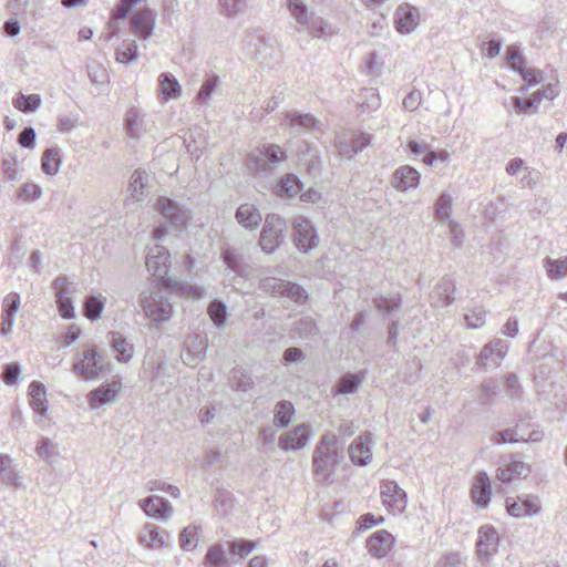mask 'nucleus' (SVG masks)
Here are the masks:
<instances>
[{
	"instance_id": "37",
	"label": "nucleus",
	"mask_w": 567,
	"mask_h": 567,
	"mask_svg": "<svg viewBox=\"0 0 567 567\" xmlns=\"http://www.w3.org/2000/svg\"><path fill=\"white\" fill-rule=\"evenodd\" d=\"M229 384L235 391L247 392L252 389L254 380L244 369L234 368L229 374Z\"/></svg>"
},
{
	"instance_id": "14",
	"label": "nucleus",
	"mask_w": 567,
	"mask_h": 567,
	"mask_svg": "<svg viewBox=\"0 0 567 567\" xmlns=\"http://www.w3.org/2000/svg\"><path fill=\"white\" fill-rule=\"evenodd\" d=\"M393 19L400 33H411L419 24V10L414 6L402 3L396 8Z\"/></svg>"
},
{
	"instance_id": "7",
	"label": "nucleus",
	"mask_w": 567,
	"mask_h": 567,
	"mask_svg": "<svg viewBox=\"0 0 567 567\" xmlns=\"http://www.w3.org/2000/svg\"><path fill=\"white\" fill-rule=\"evenodd\" d=\"M293 237L297 248L303 252H308L319 244L311 221L305 217H297L293 220Z\"/></svg>"
},
{
	"instance_id": "18",
	"label": "nucleus",
	"mask_w": 567,
	"mask_h": 567,
	"mask_svg": "<svg viewBox=\"0 0 567 567\" xmlns=\"http://www.w3.org/2000/svg\"><path fill=\"white\" fill-rule=\"evenodd\" d=\"M121 390V383L113 381L110 384H102L87 394L91 409H99L104 404L113 403Z\"/></svg>"
},
{
	"instance_id": "3",
	"label": "nucleus",
	"mask_w": 567,
	"mask_h": 567,
	"mask_svg": "<svg viewBox=\"0 0 567 567\" xmlns=\"http://www.w3.org/2000/svg\"><path fill=\"white\" fill-rule=\"evenodd\" d=\"M138 306L154 326L168 321L173 316V305L161 290H143Z\"/></svg>"
},
{
	"instance_id": "21",
	"label": "nucleus",
	"mask_w": 567,
	"mask_h": 567,
	"mask_svg": "<svg viewBox=\"0 0 567 567\" xmlns=\"http://www.w3.org/2000/svg\"><path fill=\"white\" fill-rule=\"evenodd\" d=\"M455 282L450 277H443L431 293V305L435 308L446 307L453 303Z\"/></svg>"
},
{
	"instance_id": "13",
	"label": "nucleus",
	"mask_w": 567,
	"mask_h": 567,
	"mask_svg": "<svg viewBox=\"0 0 567 567\" xmlns=\"http://www.w3.org/2000/svg\"><path fill=\"white\" fill-rule=\"evenodd\" d=\"M147 270L156 278L163 279L171 267L169 252L163 246H154L146 257Z\"/></svg>"
},
{
	"instance_id": "41",
	"label": "nucleus",
	"mask_w": 567,
	"mask_h": 567,
	"mask_svg": "<svg viewBox=\"0 0 567 567\" xmlns=\"http://www.w3.org/2000/svg\"><path fill=\"white\" fill-rule=\"evenodd\" d=\"M275 414H274V423L277 426L286 427L290 424L292 420V415L295 413V408L289 401H279L275 405Z\"/></svg>"
},
{
	"instance_id": "24",
	"label": "nucleus",
	"mask_w": 567,
	"mask_h": 567,
	"mask_svg": "<svg viewBox=\"0 0 567 567\" xmlns=\"http://www.w3.org/2000/svg\"><path fill=\"white\" fill-rule=\"evenodd\" d=\"M140 506L146 515L161 519L168 518L173 512V507L166 498L155 495L142 499Z\"/></svg>"
},
{
	"instance_id": "47",
	"label": "nucleus",
	"mask_w": 567,
	"mask_h": 567,
	"mask_svg": "<svg viewBox=\"0 0 567 567\" xmlns=\"http://www.w3.org/2000/svg\"><path fill=\"white\" fill-rule=\"evenodd\" d=\"M227 545L231 555L245 558L257 547V542L239 538L228 542Z\"/></svg>"
},
{
	"instance_id": "11",
	"label": "nucleus",
	"mask_w": 567,
	"mask_h": 567,
	"mask_svg": "<svg viewBox=\"0 0 567 567\" xmlns=\"http://www.w3.org/2000/svg\"><path fill=\"white\" fill-rule=\"evenodd\" d=\"M138 542L146 548L161 549L171 546V535L157 525L147 523L140 532Z\"/></svg>"
},
{
	"instance_id": "55",
	"label": "nucleus",
	"mask_w": 567,
	"mask_h": 567,
	"mask_svg": "<svg viewBox=\"0 0 567 567\" xmlns=\"http://www.w3.org/2000/svg\"><path fill=\"white\" fill-rule=\"evenodd\" d=\"M56 305L62 318L73 319L75 317L73 301L68 296L66 291H56Z\"/></svg>"
},
{
	"instance_id": "19",
	"label": "nucleus",
	"mask_w": 567,
	"mask_h": 567,
	"mask_svg": "<svg viewBox=\"0 0 567 567\" xmlns=\"http://www.w3.org/2000/svg\"><path fill=\"white\" fill-rule=\"evenodd\" d=\"M0 481L16 488L23 485V476L18 470V464L9 454H0Z\"/></svg>"
},
{
	"instance_id": "49",
	"label": "nucleus",
	"mask_w": 567,
	"mask_h": 567,
	"mask_svg": "<svg viewBox=\"0 0 567 567\" xmlns=\"http://www.w3.org/2000/svg\"><path fill=\"white\" fill-rule=\"evenodd\" d=\"M452 196L447 193H442L435 204V217L440 223H445L449 220L451 215L452 207Z\"/></svg>"
},
{
	"instance_id": "62",
	"label": "nucleus",
	"mask_w": 567,
	"mask_h": 567,
	"mask_svg": "<svg viewBox=\"0 0 567 567\" xmlns=\"http://www.w3.org/2000/svg\"><path fill=\"white\" fill-rule=\"evenodd\" d=\"M543 97H550L549 95L545 94L544 92H536L533 97L529 100V101H524L522 97L519 96H515L513 99V107L515 109L516 112L518 113H523V112H526L528 109H530L532 106L535 105L536 102H539Z\"/></svg>"
},
{
	"instance_id": "10",
	"label": "nucleus",
	"mask_w": 567,
	"mask_h": 567,
	"mask_svg": "<svg viewBox=\"0 0 567 567\" xmlns=\"http://www.w3.org/2000/svg\"><path fill=\"white\" fill-rule=\"evenodd\" d=\"M155 209L173 226H186L188 214L175 200L168 197H158Z\"/></svg>"
},
{
	"instance_id": "40",
	"label": "nucleus",
	"mask_w": 567,
	"mask_h": 567,
	"mask_svg": "<svg viewBox=\"0 0 567 567\" xmlns=\"http://www.w3.org/2000/svg\"><path fill=\"white\" fill-rule=\"evenodd\" d=\"M543 266L551 280H559L567 276V257L560 259L546 257Z\"/></svg>"
},
{
	"instance_id": "31",
	"label": "nucleus",
	"mask_w": 567,
	"mask_h": 567,
	"mask_svg": "<svg viewBox=\"0 0 567 567\" xmlns=\"http://www.w3.org/2000/svg\"><path fill=\"white\" fill-rule=\"evenodd\" d=\"M161 95L164 101L178 99L182 94V86L177 79L169 72H163L158 76Z\"/></svg>"
},
{
	"instance_id": "30",
	"label": "nucleus",
	"mask_w": 567,
	"mask_h": 567,
	"mask_svg": "<svg viewBox=\"0 0 567 567\" xmlns=\"http://www.w3.org/2000/svg\"><path fill=\"white\" fill-rule=\"evenodd\" d=\"M29 389L31 408L35 413L44 415L48 411V402L43 383L40 381H32Z\"/></svg>"
},
{
	"instance_id": "17",
	"label": "nucleus",
	"mask_w": 567,
	"mask_h": 567,
	"mask_svg": "<svg viewBox=\"0 0 567 567\" xmlns=\"http://www.w3.org/2000/svg\"><path fill=\"white\" fill-rule=\"evenodd\" d=\"M498 534L495 528L491 526H482L478 529V539L476 543L477 556L481 559H487L489 556L497 551Z\"/></svg>"
},
{
	"instance_id": "29",
	"label": "nucleus",
	"mask_w": 567,
	"mask_h": 567,
	"mask_svg": "<svg viewBox=\"0 0 567 567\" xmlns=\"http://www.w3.org/2000/svg\"><path fill=\"white\" fill-rule=\"evenodd\" d=\"M530 465L522 461H513L505 468H498L497 478L503 483H509L515 477H526L530 474Z\"/></svg>"
},
{
	"instance_id": "16",
	"label": "nucleus",
	"mask_w": 567,
	"mask_h": 567,
	"mask_svg": "<svg viewBox=\"0 0 567 567\" xmlns=\"http://www.w3.org/2000/svg\"><path fill=\"white\" fill-rule=\"evenodd\" d=\"M492 485L485 472H478L471 487V498L475 505L486 508L491 502Z\"/></svg>"
},
{
	"instance_id": "57",
	"label": "nucleus",
	"mask_w": 567,
	"mask_h": 567,
	"mask_svg": "<svg viewBox=\"0 0 567 567\" xmlns=\"http://www.w3.org/2000/svg\"><path fill=\"white\" fill-rule=\"evenodd\" d=\"M285 280L275 277H264L260 279L259 288L274 297H281Z\"/></svg>"
},
{
	"instance_id": "23",
	"label": "nucleus",
	"mask_w": 567,
	"mask_h": 567,
	"mask_svg": "<svg viewBox=\"0 0 567 567\" xmlns=\"http://www.w3.org/2000/svg\"><path fill=\"white\" fill-rule=\"evenodd\" d=\"M421 175L412 166L404 165L394 171L392 176L393 186L400 192H406L417 187Z\"/></svg>"
},
{
	"instance_id": "60",
	"label": "nucleus",
	"mask_w": 567,
	"mask_h": 567,
	"mask_svg": "<svg viewBox=\"0 0 567 567\" xmlns=\"http://www.w3.org/2000/svg\"><path fill=\"white\" fill-rule=\"evenodd\" d=\"M41 194V187L34 183H25L18 190V197L23 202H34Z\"/></svg>"
},
{
	"instance_id": "5",
	"label": "nucleus",
	"mask_w": 567,
	"mask_h": 567,
	"mask_svg": "<svg viewBox=\"0 0 567 567\" xmlns=\"http://www.w3.org/2000/svg\"><path fill=\"white\" fill-rule=\"evenodd\" d=\"M382 504L389 513L396 515L405 511L408 498L406 493L395 481L385 480L380 485Z\"/></svg>"
},
{
	"instance_id": "59",
	"label": "nucleus",
	"mask_w": 567,
	"mask_h": 567,
	"mask_svg": "<svg viewBox=\"0 0 567 567\" xmlns=\"http://www.w3.org/2000/svg\"><path fill=\"white\" fill-rule=\"evenodd\" d=\"M35 452L41 458L49 460L58 455V446L49 437L41 436L38 442Z\"/></svg>"
},
{
	"instance_id": "50",
	"label": "nucleus",
	"mask_w": 567,
	"mask_h": 567,
	"mask_svg": "<svg viewBox=\"0 0 567 567\" xmlns=\"http://www.w3.org/2000/svg\"><path fill=\"white\" fill-rule=\"evenodd\" d=\"M293 332L300 338H309L318 332V327L311 317H302L295 321Z\"/></svg>"
},
{
	"instance_id": "9",
	"label": "nucleus",
	"mask_w": 567,
	"mask_h": 567,
	"mask_svg": "<svg viewBox=\"0 0 567 567\" xmlns=\"http://www.w3.org/2000/svg\"><path fill=\"white\" fill-rule=\"evenodd\" d=\"M507 349L506 341L494 339L482 348L476 363L484 369L497 368L506 355Z\"/></svg>"
},
{
	"instance_id": "36",
	"label": "nucleus",
	"mask_w": 567,
	"mask_h": 567,
	"mask_svg": "<svg viewBox=\"0 0 567 567\" xmlns=\"http://www.w3.org/2000/svg\"><path fill=\"white\" fill-rule=\"evenodd\" d=\"M147 178V174L143 171H135L133 173L130 181L128 190L131 192V197L135 202H141L146 197Z\"/></svg>"
},
{
	"instance_id": "53",
	"label": "nucleus",
	"mask_w": 567,
	"mask_h": 567,
	"mask_svg": "<svg viewBox=\"0 0 567 567\" xmlns=\"http://www.w3.org/2000/svg\"><path fill=\"white\" fill-rule=\"evenodd\" d=\"M208 313L217 327L224 326L228 316L226 305L218 299H215L209 303Z\"/></svg>"
},
{
	"instance_id": "45",
	"label": "nucleus",
	"mask_w": 567,
	"mask_h": 567,
	"mask_svg": "<svg viewBox=\"0 0 567 567\" xmlns=\"http://www.w3.org/2000/svg\"><path fill=\"white\" fill-rule=\"evenodd\" d=\"M218 10L221 16L234 18L243 12L247 8L246 0H218Z\"/></svg>"
},
{
	"instance_id": "58",
	"label": "nucleus",
	"mask_w": 567,
	"mask_h": 567,
	"mask_svg": "<svg viewBox=\"0 0 567 567\" xmlns=\"http://www.w3.org/2000/svg\"><path fill=\"white\" fill-rule=\"evenodd\" d=\"M375 308L382 312H391L398 310L401 307L400 296L384 297L379 296L373 299Z\"/></svg>"
},
{
	"instance_id": "32",
	"label": "nucleus",
	"mask_w": 567,
	"mask_h": 567,
	"mask_svg": "<svg viewBox=\"0 0 567 567\" xmlns=\"http://www.w3.org/2000/svg\"><path fill=\"white\" fill-rule=\"evenodd\" d=\"M186 352L183 354L184 362L188 365L196 364L206 355V346L199 337L188 338L185 342Z\"/></svg>"
},
{
	"instance_id": "61",
	"label": "nucleus",
	"mask_w": 567,
	"mask_h": 567,
	"mask_svg": "<svg viewBox=\"0 0 567 567\" xmlns=\"http://www.w3.org/2000/svg\"><path fill=\"white\" fill-rule=\"evenodd\" d=\"M505 58L511 68L516 72L522 71V68L525 66V60L520 50L515 45L507 48Z\"/></svg>"
},
{
	"instance_id": "48",
	"label": "nucleus",
	"mask_w": 567,
	"mask_h": 567,
	"mask_svg": "<svg viewBox=\"0 0 567 567\" xmlns=\"http://www.w3.org/2000/svg\"><path fill=\"white\" fill-rule=\"evenodd\" d=\"M248 165L256 173H271L274 169L259 147L248 156Z\"/></svg>"
},
{
	"instance_id": "42",
	"label": "nucleus",
	"mask_w": 567,
	"mask_h": 567,
	"mask_svg": "<svg viewBox=\"0 0 567 567\" xmlns=\"http://www.w3.org/2000/svg\"><path fill=\"white\" fill-rule=\"evenodd\" d=\"M205 563L209 567H225L228 564L226 549L223 544H215L207 549Z\"/></svg>"
},
{
	"instance_id": "64",
	"label": "nucleus",
	"mask_w": 567,
	"mask_h": 567,
	"mask_svg": "<svg viewBox=\"0 0 567 567\" xmlns=\"http://www.w3.org/2000/svg\"><path fill=\"white\" fill-rule=\"evenodd\" d=\"M20 373V364L17 362H12L4 367L3 372L1 374V379L7 385H14L18 382Z\"/></svg>"
},
{
	"instance_id": "2",
	"label": "nucleus",
	"mask_w": 567,
	"mask_h": 567,
	"mask_svg": "<svg viewBox=\"0 0 567 567\" xmlns=\"http://www.w3.org/2000/svg\"><path fill=\"white\" fill-rule=\"evenodd\" d=\"M288 9L298 24V31L306 32L317 39H328L336 33V29L323 18L309 12L302 1L288 0Z\"/></svg>"
},
{
	"instance_id": "54",
	"label": "nucleus",
	"mask_w": 567,
	"mask_h": 567,
	"mask_svg": "<svg viewBox=\"0 0 567 567\" xmlns=\"http://www.w3.org/2000/svg\"><path fill=\"white\" fill-rule=\"evenodd\" d=\"M219 84L218 75H210L206 81L202 84L200 90L197 93L196 100L199 104H207L216 87Z\"/></svg>"
},
{
	"instance_id": "56",
	"label": "nucleus",
	"mask_w": 567,
	"mask_h": 567,
	"mask_svg": "<svg viewBox=\"0 0 567 567\" xmlns=\"http://www.w3.org/2000/svg\"><path fill=\"white\" fill-rule=\"evenodd\" d=\"M259 150L265 154L272 167L286 161L287 155L284 148L275 144H264Z\"/></svg>"
},
{
	"instance_id": "35",
	"label": "nucleus",
	"mask_w": 567,
	"mask_h": 567,
	"mask_svg": "<svg viewBox=\"0 0 567 567\" xmlns=\"http://www.w3.org/2000/svg\"><path fill=\"white\" fill-rule=\"evenodd\" d=\"M286 121L293 128H303L310 132L319 130L318 120L311 114L290 112L286 115Z\"/></svg>"
},
{
	"instance_id": "33",
	"label": "nucleus",
	"mask_w": 567,
	"mask_h": 567,
	"mask_svg": "<svg viewBox=\"0 0 567 567\" xmlns=\"http://www.w3.org/2000/svg\"><path fill=\"white\" fill-rule=\"evenodd\" d=\"M105 302L106 298L101 293L86 297L83 302V315L91 321L100 319L104 310Z\"/></svg>"
},
{
	"instance_id": "34",
	"label": "nucleus",
	"mask_w": 567,
	"mask_h": 567,
	"mask_svg": "<svg viewBox=\"0 0 567 567\" xmlns=\"http://www.w3.org/2000/svg\"><path fill=\"white\" fill-rule=\"evenodd\" d=\"M221 259L229 270L237 276L246 274V266L244 262V255L234 248H226L221 251Z\"/></svg>"
},
{
	"instance_id": "12",
	"label": "nucleus",
	"mask_w": 567,
	"mask_h": 567,
	"mask_svg": "<svg viewBox=\"0 0 567 567\" xmlns=\"http://www.w3.org/2000/svg\"><path fill=\"white\" fill-rule=\"evenodd\" d=\"M156 14L151 9H142L130 18L131 32L141 40H147L154 31Z\"/></svg>"
},
{
	"instance_id": "51",
	"label": "nucleus",
	"mask_w": 567,
	"mask_h": 567,
	"mask_svg": "<svg viewBox=\"0 0 567 567\" xmlns=\"http://www.w3.org/2000/svg\"><path fill=\"white\" fill-rule=\"evenodd\" d=\"M281 297H287L297 303H303L308 299V293L300 285L285 280Z\"/></svg>"
},
{
	"instance_id": "28",
	"label": "nucleus",
	"mask_w": 567,
	"mask_h": 567,
	"mask_svg": "<svg viewBox=\"0 0 567 567\" xmlns=\"http://www.w3.org/2000/svg\"><path fill=\"white\" fill-rule=\"evenodd\" d=\"M363 380L364 377L360 373L348 372L338 380L336 385L332 388V393L333 395H348L355 393Z\"/></svg>"
},
{
	"instance_id": "46",
	"label": "nucleus",
	"mask_w": 567,
	"mask_h": 567,
	"mask_svg": "<svg viewBox=\"0 0 567 567\" xmlns=\"http://www.w3.org/2000/svg\"><path fill=\"white\" fill-rule=\"evenodd\" d=\"M198 540V527L195 525L186 526L179 534V546L186 551L195 549Z\"/></svg>"
},
{
	"instance_id": "4",
	"label": "nucleus",
	"mask_w": 567,
	"mask_h": 567,
	"mask_svg": "<svg viewBox=\"0 0 567 567\" xmlns=\"http://www.w3.org/2000/svg\"><path fill=\"white\" fill-rule=\"evenodd\" d=\"M286 233V220L277 214H268L265 217L259 237L261 250L266 254H272L284 243Z\"/></svg>"
},
{
	"instance_id": "6",
	"label": "nucleus",
	"mask_w": 567,
	"mask_h": 567,
	"mask_svg": "<svg viewBox=\"0 0 567 567\" xmlns=\"http://www.w3.org/2000/svg\"><path fill=\"white\" fill-rule=\"evenodd\" d=\"M103 369V358L95 348L86 350L73 364L74 373L86 380L96 378Z\"/></svg>"
},
{
	"instance_id": "20",
	"label": "nucleus",
	"mask_w": 567,
	"mask_h": 567,
	"mask_svg": "<svg viewBox=\"0 0 567 567\" xmlns=\"http://www.w3.org/2000/svg\"><path fill=\"white\" fill-rule=\"evenodd\" d=\"M371 435L369 433L361 434L349 446V455L351 461L360 466L367 465L372 458Z\"/></svg>"
},
{
	"instance_id": "22",
	"label": "nucleus",
	"mask_w": 567,
	"mask_h": 567,
	"mask_svg": "<svg viewBox=\"0 0 567 567\" xmlns=\"http://www.w3.org/2000/svg\"><path fill=\"white\" fill-rule=\"evenodd\" d=\"M394 544V537L388 530H378L372 534L368 542L369 553L377 558H383L388 555Z\"/></svg>"
},
{
	"instance_id": "52",
	"label": "nucleus",
	"mask_w": 567,
	"mask_h": 567,
	"mask_svg": "<svg viewBox=\"0 0 567 567\" xmlns=\"http://www.w3.org/2000/svg\"><path fill=\"white\" fill-rule=\"evenodd\" d=\"M497 390L498 383L493 379L486 380L485 382L481 383V385L478 386V403L482 405L491 404L494 395L497 393Z\"/></svg>"
},
{
	"instance_id": "27",
	"label": "nucleus",
	"mask_w": 567,
	"mask_h": 567,
	"mask_svg": "<svg viewBox=\"0 0 567 567\" xmlns=\"http://www.w3.org/2000/svg\"><path fill=\"white\" fill-rule=\"evenodd\" d=\"M303 184L295 174H286L275 186L277 196L288 199H293L299 196L302 190Z\"/></svg>"
},
{
	"instance_id": "26",
	"label": "nucleus",
	"mask_w": 567,
	"mask_h": 567,
	"mask_svg": "<svg viewBox=\"0 0 567 567\" xmlns=\"http://www.w3.org/2000/svg\"><path fill=\"white\" fill-rule=\"evenodd\" d=\"M107 340L116 352L115 359L121 363H127L134 354V346L117 331L107 333Z\"/></svg>"
},
{
	"instance_id": "63",
	"label": "nucleus",
	"mask_w": 567,
	"mask_h": 567,
	"mask_svg": "<svg viewBox=\"0 0 567 567\" xmlns=\"http://www.w3.org/2000/svg\"><path fill=\"white\" fill-rule=\"evenodd\" d=\"M20 307V295L18 292H10L7 295L2 302V313L7 317H13Z\"/></svg>"
},
{
	"instance_id": "38",
	"label": "nucleus",
	"mask_w": 567,
	"mask_h": 567,
	"mask_svg": "<svg viewBox=\"0 0 567 567\" xmlns=\"http://www.w3.org/2000/svg\"><path fill=\"white\" fill-rule=\"evenodd\" d=\"M138 58V48L135 40H124L121 45L116 48L115 60L122 64H128L136 61Z\"/></svg>"
},
{
	"instance_id": "8",
	"label": "nucleus",
	"mask_w": 567,
	"mask_h": 567,
	"mask_svg": "<svg viewBox=\"0 0 567 567\" xmlns=\"http://www.w3.org/2000/svg\"><path fill=\"white\" fill-rule=\"evenodd\" d=\"M505 506L507 513L516 518L536 516L542 509L537 497L529 495L507 497Z\"/></svg>"
},
{
	"instance_id": "25",
	"label": "nucleus",
	"mask_w": 567,
	"mask_h": 567,
	"mask_svg": "<svg viewBox=\"0 0 567 567\" xmlns=\"http://www.w3.org/2000/svg\"><path fill=\"white\" fill-rule=\"evenodd\" d=\"M235 218L239 225L248 230L257 229L262 221L259 209L249 203L241 204L236 209Z\"/></svg>"
},
{
	"instance_id": "1",
	"label": "nucleus",
	"mask_w": 567,
	"mask_h": 567,
	"mask_svg": "<svg viewBox=\"0 0 567 567\" xmlns=\"http://www.w3.org/2000/svg\"><path fill=\"white\" fill-rule=\"evenodd\" d=\"M343 447L334 434L328 433L320 437L312 455L313 476L316 482L323 484L334 475L343 458Z\"/></svg>"
},
{
	"instance_id": "15",
	"label": "nucleus",
	"mask_w": 567,
	"mask_h": 567,
	"mask_svg": "<svg viewBox=\"0 0 567 567\" xmlns=\"http://www.w3.org/2000/svg\"><path fill=\"white\" fill-rule=\"evenodd\" d=\"M310 439V430L306 424L297 425L293 430L286 432L279 437V447L285 451H297L303 449Z\"/></svg>"
},
{
	"instance_id": "43",
	"label": "nucleus",
	"mask_w": 567,
	"mask_h": 567,
	"mask_svg": "<svg viewBox=\"0 0 567 567\" xmlns=\"http://www.w3.org/2000/svg\"><path fill=\"white\" fill-rule=\"evenodd\" d=\"M125 130L132 138H138L143 132V118L136 109H131L125 115Z\"/></svg>"
},
{
	"instance_id": "39",
	"label": "nucleus",
	"mask_w": 567,
	"mask_h": 567,
	"mask_svg": "<svg viewBox=\"0 0 567 567\" xmlns=\"http://www.w3.org/2000/svg\"><path fill=\"white\" fill-rule=\"evenodd\" d=\"M62 164L60 148L49 147L44 151L41 167L48 175H55Z\"/></svg>"
},
{
	"instance_id": "44",
	"label": "nucleus",
	"mask_w": 567,
	"mask_h": 567,
	"mask_svg": "<svg viewBox=\"0 0 567 567\" xmlns=\"http://www.w3.org/2000/svg\"><path fill=\"white\" fill-rule=\"evenodd\" d=\"M13 105L24 113L34 112L41 105V97L39 94L24 95L23 93H18L13 100Z\"/></svg>"
}]
</instances>
